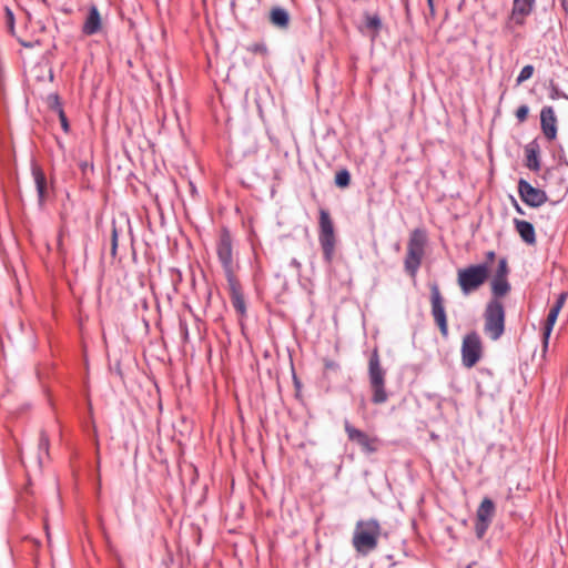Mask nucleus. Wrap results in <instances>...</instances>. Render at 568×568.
<instances>
[{"mask_svg": "<svg viewBox=\"0 0 568 568\" xmlns=\"http://www.w3.org/2000/svg\"><path fill=\"white\" fill-rule=\"evenodd\" d=\"M560 6L565 13L568 16V0H560Z\"/></svg>", "mask_w": 568, "mask_h": 568, "instance_id": "37", "label": "nucleus"}, {"mask_svg": "<svg viewBox=\"0 0 568 568\" xmlns=\"http://www.w3.org/2000/svg\"><path fill=\"white\" fill-rule=\"evenodd\" d=\"M405 9H406V12L408 13V11H409V7H408L407 1L405 2Z\"/></svg>", "mask_w": 568, "mask_h": 568, "instance_id": "44", "label": "nucleus"}, {"mask_svg": "<svg viewBox=\"0 0 568 568\" xmlns=\"http://www.w3.org/2000/svg\"><path fill=\"white\" fill-rule=\"evenodd\" d=\"M534 70H535L534 65H531V64L525 65L520 70V72H519V74H518V77L516 79L517 84H521L523 82H525L528 79H530L532 77V74H534Z\"/></svg>", "mask_w": 568, "mask_h": 568, "instance_id": "29", "label": "nucleus"}, {"mask_svg": "<svg viewBox=\"0 0 568 568\" xmlns=\"http://www.w3.org/2000/svg\"><path fill=\"white\" fill-rule=\"evenodd\" d=\"M567 296H568V294L566 292H561L558 295L555 304L549 310V313H548V316H547V320H546V323L544 326V333H542L544 347H547V345H548L550 334L556 324L558 315L566 303Z\"/></svg>", "mask_w": 568, "mask_h": 568, "instance_id": "15", "label": "nucleus"}, {"mask_svg": "<svg viewBox=\"0 0 568 568\" xmlns=\"http://www.w3.org/2000/svg\"><path fill=\"white\" fill-rule=\"evenodd\" d=\"M510 291V284L507 278L494 277L491 281L493 300H499Z\"/></svg>", "mask_w": 568, "mask_h": 568, "instance_id": "24", "label": "nucleus"}, {"mask_svg": "<svg viewBox=\"0 0 568 568\" xmlns=\"http://www.w3.org/2000/svg\"><path fill=\"white\" fill-rule=\"evenodd\" d=\"M383 29V21L381 14L376 12L364 11L363 12V21L357 27V30L364 34L369 37L372 41H375L379 36Z\"/></svg>", "mask_w": 568, "mask_h": 568, "instance_id": "14", "label": "nucleus"}, {"mask_svg": "<svg viewBox=\"0 0 568 568\" xmlns=\"http://www.w3.org/2000/svg\"><path fill=\"white\" fill-rule=\"evenodd\" d=\"M226 281L232 305L234 310L243 317L246 315V304L242 291V285L237 276L227 277Z\"/></svg>", "mask_w": 568, "mask_h": 568, "instance_id": "17", "label": "nucleus"}, {"mask_svg": "<svg viewBox=\"0 0 568 568\" xmlns=\"http://www.w3.org/2000/svg\"><path fill=\"white\" fill-rule=\"evenodd\" d=\"M180 326H181V329L183 331L184 338L186 339L189 336V331H187L186 324L181 322Z\"/></svg>", "mask_w": 568, "mask_h": 568, "instance_id": "36", "label": "nucleus"}, {"mask_svg": "<svg viewBox=\"0 0 568 568\" xmlns=\"http://www.w3.org/2000/svg\"><path fill=\"white\" fill-rule=\"evenodd\" d=\"M326 368L336 369V368H338V365L334 362H328V363H326Z\"/></svg>", "mask_w": 568, "mask_h": 568, "instance_id": "38", "label": "nucleus"}, {"mask_svg": "<svg viewBox=\"0 0 568 568\" xmlns=\"http://www.w3.org/2000/svg\"><path fill=\"white\" fill-rule=\"evenodd\" d=\"M427 4L432 13H434V0H427Z\"/></svg>", "mask_w": 568, "mask_h": 568, "instance_id": "41", "label": "nucleus"}, {"mask_svg": "<svg viewBox=\"0 0 568 568\" xmlns=\"http://www.w3.org/2000/svg\"><path fill=\"white\" fill-rule=\"evenodd\" d=\"M216 254L222 264L225 277L236 276L239 265L234 261L232 237L226 229L222 230L220 234L216 243Z\"/></svg>", "mask_w": 568, "mask_h": 568, "instance_id": "7", "label": "nucleus"}, {"mask_svg": "<svg viewBox=\"0 0 568 568\" xmlns=\"http://www.w3.org/2000/svg\"><path fill=\"white\" fill-rule=\"evenodd\" d=\"M518 194L521 201L531 207H539L548 201V196L545 191L534 187L524 179L518 181Z\"/></svg>", "mask_w": 568, "mask_h": 568, "instance_id": "13", "label": "nucleus"}, {"mask_svg": "<svg viewBox=\"0 0 568 568\" xmlns=\"http://www.w3.org/2000/svg\"><path fill=\"white\" fill-rule=\"evenodd\" d=\"M47 104H48L49 109L57 112V114L60 111H63V106H62V103H61V100H60V97L58 93H50L47 97Z\"/></svg>", "mask_w": 568, "mask_h": 568, "instance_id": "27", "label": "nucleus"}, {"mask_svg": "<svg viewBox=\"0 0 568 568\" xmlns=\"http://www.w3.org/2000/svg\"><path fill=\"white\" fill-rule=\"evenodd\" d=\"M20 43H21V45H23L26 48H32L33 47L32 42H26V41L20 40Z\"/></svg>", "mask_w": 568, "mask_h": 568, "instance_id": "40", "label": "nucleus"}, {"mask_svg": "<svg viewBox=\"0 0 568 568\" xmlns=\"http://www.w3.org/2000/svg\"><path fill=\"white\" fill-rule=\"evenodd\" d=\"M118 240H119V233H118V229L115 226L112 227V232H111V255L113 257L116 256V252H118Z\"/></svg>", "mask_w": 568, "mask_h": 568, "instance_id": "31", "label": "nucleus"}, {"mask_svg": "<svg viewBox=\"0 0 568 568\" xmlns=\"http://www.w3.org/2000/svg\"><path fill=\"white\" fill-rule=\"evenodd\" d=\"M102 29V20L100 12L95 6H91L82 26V33L84 36H93Z\"/></svg>", "mask_w": 568, "mask_h": 568, "instance_id": "19", "label": "nucleus"}, {"mask_svg": "<svg viewBox=\"0 0 568 568\" xmlns=\"http://www.w3.org/2000/svg\"><path fill=\"white\" fill-rule=\"evenodd\" d=\"M536 0H514L509 20L516 26H523L526 18L531 14Z\"/></svg>", "mask_w": 568, "mask_h": 568, "instance_id": "18", "label": "nucleus"}, {"mask_svg": "<svg viewBox=\"0 0 568 568\" xmlns=\"http://www.w3.org/2000/svg\"><path fill=\"white\" fill-rule=\"evenodd\" d=\"M270 21L277 28L286 29L290 24V14L285 9L275 7L271 10Z\"/></svg>", "mask_w": 568, "mask_h": 568, "instance_id": "22", "label": "nucleus"}, {"mask_svg": "<svg viewBox=\"0 0 568 568\" xmlns=\"http://www.w3.org/2000/svg\"><path fill=\"white\" fill-rule=\"evenodd\" d=\"M382 527L377 519H361L356 523L352 545L357 554L367 556L378 546Z\"/></svg>", "mask_w": 568, "mask_h": 568, "instance_id": "1", "label": "nucleus"}, {"mask_svg": "<svg viewBox=\"0 0 568 568\" xmlns=\"http://www.w3.org/2000/svg\"><path fill=\"white\" fill-rule=\"evenodd\" d=\"M515 209L516 211L519 213V214H524V211L523 209L520 207V205L515 201Z\"/></svg>", "mask_w": 568, "mask_h": 568, "instance_id": "42", "label": "nucleus"}, {"mask_svg": "<svg viewBox=\"0 0 568 568\" xmlns=\"http://www.w3.org/2000/svg\"><path fill=\"white\" fill-rule=\"evenodd\" d=\"M4 11H6V24H7V28L10 31V33L13 34V32H14V16H13V12L8 7H6Z\"/></svg>", "mask_w": 568, "mask_h": 568, "instance_id": "32", "label": "nucleus"}, {"mask_svg": "<svg viewBox=\"0 0 568 568\" xmlns=\"http://www.w3.org/2000/svg\"><path fill=\"white\" fill-rule=\"evenodd\" d=\"M429 288L432 315L442 336L446 338L448 336V323L445 311V301L437 283L430 284Z\"/></svg>", "mask_w": 568, "mask_h": 568, "instance_id": "8", "label": "nucleus"}, {"mask_svg": "<svg viewBox=\"0 0 568 568\" xmlns=\"http://www.w3.org/2000/svg\"><path fill=\"white\" fill-rule=\"evenodd\" d=\"M32 176L36 183V189L38 192L39 202L43 203L45 197V190H47V179L42 171V169L38 165L32 166Z\"/></svg>", "mask_w": 568, "mask_h": 568, "instance_id": "21", "label": "nucleus"}, {"mask_svg": "<svg viewBox=\"0 0 568 568\" xmlns=\"http://www.w3.org/2000/svg\"><path fill=\"white\" fill-rule=\"evenodd\" d=\"M528 113H529V108L528 105L526 104H523L520 105L517 110H516V118L517 120L523 123L527 120L528 118Z\"/></svg>", "mask_w": 568, "mask_h": 568, "instance_id": "34", "label": "nucleus"}, {"mask_svg": "<svg viewBox=\"0 0 568 568\" xmlns=\"http://www.w3.org/2000/svg\"><path fill=\"white\" fill-rule=\"evenodd\" d=\"M481 353V341L477 332L466 334L462 343L463 365L467 368L474 367L479 362Z\"/></svg>", "mask_w": 568, "mask_h": 568, "instance_id": "9", "label": "nucleus"}, {"mask_svg": "<svg viewBox=\"0 0 568 568\" xmlns=\"http://www.w3.org/2000/svg\"><path fill=\"white\" fill-rule=\"evenodd\" d=\"M508 272H509V270H508L507 260L500 258L498 261V266H497L494 277L507 278Z\"/></svg>", "mask_w": 568, "mask_h": 568, "instance_id": "30", "label": "nucleus"}, {"mask_svg": "<svg viewBox=\"0 0 568 568\" xmlns=\"http://www.w3.org/2000/svg\"><path fill=\"white\" fill-rule=\"evenodd\" d=\"M351 183V174L348 172V170L346 169H342L339 170L336 175H335V184L338 186V187H347Z\"/></svg>", "mask_w": 568, "mask_h": 568, "instance_id": "26", "label": "nucleus"}, {"mask_svg": "<svg viewBox=\"0 0 568 568\" xmlns=\"http://www.w3.org/2000/svg\"><path fill=\"white\" fill-rule=\"evenodd\" d=\"M318 242L325 263L331 265L335 254L336 236L332 217L325 209H320Z\"/></svg>", "mask_w": 568, "mask_h": 568, "instance_id": "5", "label": "nucleus"}, {"mask_svg": "<svg viewBox=\"0 0 568 568\" xmlns=\"http://www.w3.org/2000/svg\"><path fill=\"white\" fill-rule=\"evenodd\" d=\"M505 308L499 300H490L484 312V333L498 341L505 332Z\"/></svg>", "mask_w": 568, "mask_h": 568, "instance_id": "4", "label": "nucleus"}, {"mask_svg": "<svg viewBox=\"0 0 568 568\" xmlns=\"http://www.w3.org/2000/svg\"><path fill=\"white\" fill-rule=\"evenodd\" d=\"M515 229L520 235L521 240L527 244L536 243V233L534 225L530 222L524 220H514Z\"/></svg>", "mask_w": 568, "mask_h": 568, "instance_id": "20", "label": "nucleus"}, {"mask_svg": "<svg viewBox=\"0 0 568 568\" xmlns=\"http://www.w3.org/2000/svg\"><path fill=\"white\" fill-rule=\"evenodd\" d=\"M427 243L426 233L422 229H415L410 234L407 243V252L404 258L405 272L415 278L422 265L425 247Z\"/></svg>", "mask_w": 568, "mask_h": 568, "instance_id": "2", "label": "nucleus"}, {"mask_svg": "<svg viewBox=\"0 0 568 568\" xmlns=\"http://www.w3.org/2000/svg\"><path fill=\"white\" fill-rule=\"evenodd\" d=\"M50 439L44 429L40 432L38 442V459L42 464L44 458L49 457Z\"/></svg>", "mask_w": 568, "mask_h": 568, "instance_id": "25", "label": "nucleus"}, {"mask_svg": "<svg viewBox=\"0 0 568 568\" xmlns=\"http://www.w3.org/2000/svg\"><path fill=\"white\" fill-rule=\"evenodd\" d=\"M487 264L470 265L458 270L457 282L464 295L477 291L488 278Z\"/></svg>", "mask_w": 568, "mask_h": 568, "instance_id": "6", "label": "nucleus"}, {"mask_svg": "<svg viewBox=\"0 0 568 568\" xmlns=\"http://www.w3.org/2000/svg\"><path fill=\"white\" fill-rule=\"evenodd\" d=\"M526 160H527V168L531 171H539L540 170V160H539V149L538 145L529 144L526 148Z\"/></svg>", "mask_w": 568, "mask_h": 568, "instance_id": "23", "label": "nucleus"}, {"mask_svg": "<svg viewBox=\"0 0 568 568\" xmlns=\"http://www.w3.org/2000/svg\"><path fill=\"white\" fill-rule=\"evenodd\" d=\"M494 515L495 504L490 498L485 497L476 511L475 531L478 538L484 537L493 521Z\"/></svg>", "mask_w": 568, "mask_h": 568, "instance_id": "12", "label": "nucleus"}, {"mask_svg": "<svg viewBox=\"0 0 568 568\" xmlns=\"http://www.w3.org/2000/svg\"><path fill=\"white\" fill-rule=\"evenodd\" d=\"M58 116H59V120H60V123H61L62 130H63L65 133H69V132H70V124H69V121H68V118H67V115H65L64 110H63V111H60V112L58 113Z\"/></svg>", "mask_w": 568, "mask_h": 568, "instance_id": "35", "label": "nucleus"}, {"mask_svg": "<svg viewBox=\"0 0 568 568\" xmlns=\"http://www.w3.org/2000/svg\"><path fill=\"white\" fill-rule=\"evenodd\" d=\"M540 128L544 136L552 141L557 136V118L552 106H544L540 111Z\"/></svg>", "mask_w": 568, "mask_h": 568, "instance_id": "16", "label": "nucleus"}, {"mask_svg": "<svg viewBox=\"0 0 568 568\" xmlns=\"http://www.w3.org/2000/svg\"><path fill=\"white\" fill-rule=\"evenodd\" d=\"M344 429L349 442L356 443L363 452L373 454L378 449L379 439L369 437L365 432L354 427L347 419L344 422Z\"/></svg>", "mask_w": 568, "mask_h": 568, "instance_id": "11", "label": "nucleus"}, {"mask_svg": "<svg viewBox=\"0 0 568 568\" xmlns=\"http://www.w3.org/2000/svg\"><path fill=\"white\" fill-rule=\"evenodd\" d=\"M368 379L372 390V403L379 405L388 400L386 390V371L381 365L378 351L375 348L368 361Z\"/></svg>", "mask_w": 568, "mask_h": 568, "instance_id": "3", "label": "nucleus"}, {"mask_svg": "<svg viewBox=\"0 0 568 568\" xmlns=\"http://www.w3.org/2000/svg\"><path fill=\"white\" fill-rule=\"evenodd\" d=\"M545 181L546 186L558 200L564 199L568 193V168L556 166L547 170Z\"/></svg>", "mask_w": 568, "mask_h": 568, "instance_id": "10", "label": "nucleus"}, {"mask_svg": "<svg viewBox=\"0 0 568 568\" xmlns=\"http://www.w3.org/2000/svg\"><path fill=\"white\" fill-rule=\"evenodd\" d=\"M549 98L551 100H557V99H560V98H566V94L559 90V88L554 83V81H550Z\"/></svg>", "mask_w": 568, "mask_h": 568, "instance_id": "33", "label": "nucleus"}, {"mask_svg": "<svg viewBox=\"0 0 568 568\" xmlns=\"http://www.w3.org/2000/svg\"><path fill=\"white\" fill-rule=\"evenodd\" d=\"M190 187H191V192L192 194H194L196 192V189L195 186L193 185V183H190Z\"/></svg>", "mask_w": 568, "mask_h": 568, "instance_id": "43", "label": "nucleus"}, {"mask_svg": "<svg viewBox=\"0 0 568 568\" xmlns=\"http://www.w3.org/2000/svg\"><path fill=\"white\" fill-rule=\"evenodd\" d=\"M246 50L248 52H252L254 54H260L262 57H266L268 54L267 47L264 42L252 43L246 48Z\"/></svg>", "mask_w": 568, "mask_h": 568, "instance_id": "28", "label": "nucleus"}, {"mask_svg": "<svg viewBox=\"0 0 568 568\" xmlns=\"http://www.w3.org/2000/svg\"><path fill=\"white\" fill-rule=\"evenodd\" d=\"M486 256H487V260L489 262H491L495 258V252L494 251H489Z\"/></svg>", "mask_w": 568, "mask_h": 568, "instance_id": "39", "label": "nucleus"}]
</instances>
